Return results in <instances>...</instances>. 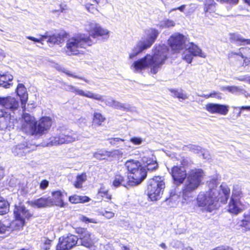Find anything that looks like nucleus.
I'll list each match as a JSON object with an SVG mask.
<instances>
[{"label": "nucleus", "instance_id": "47", "mask_svg": "<svg viewBox=\"0 0 250 250\" xmlns=\"http://www.w3.org/2000/svg\"><path fill=\"white\" fill-rule=\"evenodd\" d=\"M175 25L174 22L168 19L164 21L163 26L165 27H173Z\"/></svg>", "mask_w": 250, "mask_h": 250}, {"label": "nucleus", "instance_id": "19", "mask_svg": "<svg viewBox=\"0 0 250 250\" xmlns=\"http://www.w3.org/2000/svg\"><path fill=\"white\" fill-rule=\"evenodd\" d=\"M0 105L14 113L19 107V102L16 98L11 96L0 97Z\"/></svg>", "mask_w": 250, "mask_h": 250}, {"label": "nucleus", "instance_id": "56", "mask_svg": "<svg viewBox=\"0 0 250 250\" xmlns=\"http://www.w3.org/2000/svg\"><path fill=\"white\" fill-rule=\"evenodd\" d=\"M190 150H198V146L196 145L189 144L187 146Z\"/></svg>", "mask_w": 250, "mask_h": 250}, {"label": "nucleus", "instance_id": "9", "mask_svg": "<svg viewBox=\"0 0 250 250\" xmlns=\"http://www.w3.org/2000/svg\"><path fill=\"white\" fill-rule=\"evenodd\" d=\"M243 197V193L241 190L233 189L228 205V212L235 215L242 212L244 208V204L241 201Z\"/></svg>", "mask_w": 250, "mask_h": 250}, {"label": "nucleus", "instance_id": "2", "mask_svg": "<svg viewBox=\"0 0 250 250\" xmlns=\"http://www.w3.org/2000/svg\"><path fill=\"white\" fill-rule=\"evenodd\" d=\"M221 192L209 188L200 192L197 196L195 207L200 208L202 212H212L219 208L221 204L227 203L230 190L228 187L221 186Z\"/></svg>", "mask_w": 250, "mask_h": 250}, {"label": "nucleus", "instance_id": "51", "mask_svg": "<svg viewBox=\"0 0 250 250\" xmlns=\"http://www.w3.org/2000/svg\"><path fill=\"white\" fill-rule=\"evenodd\" d=\"M49 182L46 180H42L40 184V188L42 189H44L48 186Z\"/></svg>", "mask_w": 250, "mask_h": 250}, {"label": "nucleus", "instance_id": "62", "mask_svg": "<svg viewBox=\"0 0 250 250\" xmlns=\"http://www.w3.org/2000/svg\"><path fill=\"white\" fill-rule=\"evenodd\" d=\"M4 175V169L2 167H0V179Z\"/></svg>", "mask_w": 250, "mask_h": 250}, {"label": "nucleus", "instance_id": "17", "mask_svg": "<svg viewBox=\"0 0 250 250\" xmlns=\"http://www.w3.org/2000/svg\"><path fill=\"white\" fill-rule=\"evenodd\" d=\"M52 125V120L48 117L42 118L39 121L38 124L36 123L34 130L35 131L32 134V136H41L47 131Z\"/></svg>", "mask_w": 250, "mask_h": 250}, {"label": "nucleus", "instance_id": "46", "mask_svg": "<svg viewBox=\"0 0 250 250\" xmlns=\"http://www.w3.org/2000/svg\"><path fill=\"white\" fill-rule=\"evenodd\" d=\"M129 141L135 145H139L142 143L143 140L140 137H133L130 139Z\"/></svg>", "mask_w": 250, "mask_h": 250}, {"label": "nucleus", "instance_id": "34", "mask_svg": "<svg viewBox=\"0 0 250 250\" xmlns=\"http://www.w3.org/2000/svg\"><path fill=\"white\" fill-rule=\"evenodd\" d=\"M104 120L105 118L100 113L94 112L93 114L92 125L95 126H100Z\"/></svg>", "mask_w": 250, "mask_h": 250}, {"label": "nucleus", "instance_id": "53", "mask_svg": "<svg viewBox=\"0 0 250 250\" xmlns=\"http://www.w3.org/2000/svg\"><path fill=\"white\" fill-rule=\"evenodd\" d=\"M217 250H233L230 247L224 245L217 246Z\"/></svg>", "mask_w": 250, "mask_h": 250}, {"label": "nucleus", "instance_id": "23", "mask_svg": "<svg viewBox=\"0 0 250 250\" xmlns=\"http://www.w3.org/2000/svg\"><path fill=\"white\" fill-rule=\"evenodd\" d=\"M32 146L31 145L26 142L19 144L12 148V153L15 156H24L33 149Z\"/></svg>", "mask_w": 250, "mask_h": 250}, {"label": "nucleus", "instance_id": "63", "mask_svg": "<svg viewBox=\"0 0 250 250\" xmlns=\"http://www.w3.org/2000/svg\"><path fill=\"white\" fill-rule=\"evenodd\" d=\"M241 109L250 110V106H242Z\"/></svg>", "mask_w": 250, "mask_h": 250}, {"label": "nucleus", "instance_id": "30", "mask_svg": "<svg viewBox=\"0 0 250 250\" xmlns=\"http://www.w3.org/2000/svg\"><path fill=\"white\" fill-rule=\"evenodd\" d=\"M90 200L86 196L73 195L69 197V201L72 204L84 203L89 202Z\"/></svg>", "mask_w": 250, "mask_h": 250}, {"label": "nucleus", "instance_id": "29", "mask_svg": "<svg viewBox=\"0 0 250 250\" xmlns=\"http://www.w3.org/2000/svg\"><path fill=\"white\" fill-rule=\"evenodd\" d=\"M187 50L189 53H191L194 56L205 57L200 48L192 42L189 43Z\"/></svg>", "mask_w": 250, "mask_h": 250}, {"label": "nucleus", "instance_id": "44", "mask_svg": "<svg viewBox=\"0 0 250 250\" xmlns=\"http://www.w3.org/2000/svg\"><path fill=\"white\" fill-rule=\"evenodd\" d=\"M86 10L90 13L95 14L96 12L98 11V10L93 6L92 4L87 3L84 5Z\"/></svg>", "mask_w": 250, "mask_h": 250}, {"label": "nucleus", "instance_id": "7", "mask_svg": "<svg viewBox=\"0 0 250 250\" xmlns=\"http://www.w3.org/2000/svg\"><path fill=\"white\" fill-rule=\"evenodd\" d=\"M239 50H242L243 51L229 52L227 55L228 60L239 67H249L250 66V48L241 47Z\"/></svg>", "mask_w": 250, "mask_h": 250}, {"label": "nucleus", "instance_id": "24", "mask_svg": "<svg viewBox=\"0 0 250 250\" xmlns=\"http://www.w3.org/2000/svg\"><path fill=\"white\" fill-rule=\"evenodd\" d=\"M229 36L230 42L236 43L237 45H250V39H245L238 33H230Z\"/></svg>", "mask_w": 250, "mask_h": 250}, {"label": "nucleus", "instance_id": "32", "mask_svg": "<svg viewBox=\"0 0 250 250\" xmlns=\"http://www.w3.org/2000/svg\"><path fill=\"white\" fill-rule=\"evenodd\" d=\"M216 3L214 0H205L204 3V10L205 13H211L215 11Z\"/></svg>", "mask_w": 250, "mask_h": 250}, {"label": "nucleus", "instance_id": "33", "mask_svg": "<svg viewBox=\"0 0 250 250\" xmlns=\"http://www.w3.org/2000/svg\"><path fill=\"white\" fill-rule=\"evenodd\" d=\"M13 79V76L9 73L0 76V85L5 88H8L10 85L9 82Z\"/></svg>", "mask_w": 250, "mask_h": 250}, {"label": "nucleus", "instance_id": "50", "mask_svg": "<svg viewBox=\"0 0 250 250\" xmlns=\"http://www.w3.org/2000/svg\"><path fill=\"white\" fill-rule=\"evenodd\" d=\"M222 90H227L230 92H234L238 90V88L237 87L234 86H228L226 87H223L222 88Z\"/></svg>", "mask_w": 250, "mask_h": 250}, {"label": "nucleus", "instance_id": "20", "mask_svg": "<svg viewBox=\"0 0 250 250\" xmlns=\"http://www.w3.org/2000/svg\"><path fill=\"white\" fill-rule=\"evenodd\" d=\"M91 94L92 95V97H88V98L94 99L102 102H103L107 106L112 107L114 108H121L123 107V106L119 102L114 100L112 97H107L106 99L104 98L103 96L96 93H93L91 91Z\"/></svg>", "mask_w": 250, "mask_h": 250}, {"label": "nucleus", "instance_id": "31", "mask_svg": "<svg viewBox=\"0 0 250 250\" xmlns=\"http://www.w3.org/2000/svg\"><path fill=\"white\" fill-rule=\"evenodd\" d=\"M143 159V163L148 170L153 171L158 168V164L155 160L150 158L144 157Z\"/></svg>", "mask_w": 250, "mask_h": 250}, {"label": "nucleus", "instance_id": "25", "mask_svg": "<svg viewBox=\"0 0 250 250\" xmlns=\"http://www.w3.org/2000/svg\"><path fill=\"white\" fill-rule=\"evenodd\" d=\"M63 88L69 92H71L75 93L78 95L83 96L88 98V97H92V95L91 94L90 91H84L82 89L79 88L76 86H74L72 85H69L65 83L63 84Z\"/></svg>", "mask_w": 250, "mask_h": 250}, {"label": "nucleus", "instance_id": "41", "mask_svg": "<svg viewBox=\"0 0 250 250\" xmlns=\"http://www.w3.org/2000/svg\"><path fill=\"white\" fill-rule=\"evenodd\" d=\"M203 97L206 99L215 98L217 99L220 100L222 99V94L219 92L212 91L208 94L204 95Z\"/></svg>", "mask_w": 250, "mask_h": 250}, {"label": "nucleus", "instance_id": "58", "mask_svg": "<svg viewBox=\"0 0 250 250\" xmlns=\"http://www.w3.org/2000/svg\"><path fill=\"white\" fill-rule=\"evenodd\" d=\"M100 193L103 194V195L108 192V190L103 188H101L99 191Z\"/></svg>", "mask_w": 250, "mask_h": 250}, {"label": "nucleus", "instance_id": "3", "mask_svg": "<svg viewBox=\"0 0 250 250\" xmlns=\"http://www.w3.org/2000/svg\"><path fill=\"white\" fill-rule=\"evenodd\" d=\"M167 49L161 47L152 55L146 54L144 57L134 62L132 66L136 71H141L149 68L150 72L156 74L168 58Z\"/></svg>", "mask_w": 250, "mask_h": 250}, {"label": "nucleus", "instance_id": "14", "mask_svg": "<svg viewBox=\"0 0 250 250\" xmlns=\"http://www.w3.org/2000/svg\"><path fill=\"white\" fill-rule=\"evenodd\" d=\"M167 43L173 53H179L184 48L186 38L183 34L176 33L169 37Z\"/></svg>", "mask_w": 250, "mask_h": 250}, {"label": "nucleus", "instance_id": "21", "mask_svg": "<svg viewBox=\"0 0 250 250\" xmlns=\"http://www.w3.org/2000/svg\"><path fill=\"white\" fill-rule=\"evenodd\" d=\"M205 108L210 113L226 115L229 112V106L225 104L208 103L206 105Z\"/></svg>", "mask_w": 250, "mask_h": 250}, {"label": "nucleus", "instance_id": "15", "mask_svg": "<svg viewBox=\"0 0 250 250\" xmlns=\"http://www.w3.org/2000/svg\"><path fill=\"white\" fill-rule=\"evenodd\" d=\"M15 127H18V121L10 113L0 109V130L7 129L10 130Z\"/></svg>", "mask_w": 250, "mask_h": 250}, {"label": "nucleus", "instance_id": "5", "mask_svg": "<svg viewBox=\"0 0 250 250\" xmlns=\"http://www.w3.org/2000/svg\"><path fill=\"white\" fill-rule=\"evenodd\" d=\"M92 44L90 36L84 34H78L67 40L66 53L69 56L77 55L80 53L81 49L85 48Z\"/></svg>", "mask_w": 250, "mask_h": 250}, {"label": "nucleus", "instance_id": "48", "mask_svg": "<svg viewBox=\"0 0 250 250\" xmlns=\"http://www.w3.org/2000/svg\"><path fill=\"white\" fill-rule=\"evenodd\" d=\"M124 140L118 138H111L110 139V143L113 145H118L119 143H123Z\"/></svg>", "mask_w": 250, "mask_h": 250}, {"label": "nucleus", "instance_id": "37", "mask_svg": "<svg viewBox=\"0 0 250 250\" xmlns=\"http://www.w3.org/2000/svg\"><path fill=\"white\" fill-rule=\"evenodd\" d=\"M112 153L113 152H108L104 150H100L94 153L93 156L97 159L103 160L104 159L106 156L109 157L111 156Z\"/></svg>", "mask_w": 250, "mask_h": 250}, {"label": "nucleus", "instance_id": "55", "mask_svg": "<svg viewBox=\"0 0 250 250\" xmlns=\"http://www.w3.org/2000/svg\"><path fill=\"white\" fill-rule=\"evenodd\" d=\"M66 73L69 76H71V77L83 80L85 82L88 83V81L86 79H84L82 77H80L78 76H77V75H75L74 74H73L70 72H66Z\"/></svg>", "mask_w": 250, "mask_h": 250}, {"label": "nucleus", "instance_id": "8", "mask_svg": "<svg viewBox=\"0 0 250 250\" xmlns=\"http://www.w3.org/2000/svg\"><path fill=\"white\" fill-rule=\"evenodd\" d=\"M14 214L15 220L11 222V226L15 230L21 229L25 224V219H28L32 216L21 203L15 205Z\"/></svg>", "mask_w": 250, "mask_h": 250}, {"label": "nucleus", "instance_id": "49", "mask_svg": "<svg viewBox=\"0 0 250 250\" xmlns=\"http://www.w3.org/2000/svg\"><path fill=\"white\" fill-rule=\"evenodd\" d=\"M193 56L191 53L186 54L184 56L183 59L188 63H190L192 61Z\"/></svg>", "mask_w": 250, "mask_h": 250}, {"label": "nucleus", "instance_id": "60", "mask_svg": "<svg viewBox=\"0 0 250 250\" xmlns=\"http://www.w3.org/2000/svg\"><path fill=\"white\" fill-rule=\"evenodd\" d=\"M86 120L85 118L81 117L79 119V123H86Z\"/></svg>", "mask_w": 250, "mask_h": 250}, {"label": "nucleus", "instance_id": "45", "mask_svg": "<svg viewBox=\"0 0 250 250\" xmlns=\"http://www.w3.org/2000/svg\"><path fill=\"white\" fill-rule=\"evenodd\" d=\"M11 228H12L13 229H14L11 225L9 227L6 226V225L2 224L0 222V233H4L7 230L9 231Z\"/></svg>", "mask_w": 250, "mask_h": 250}, {"label": "nucleus", "instance_id": "4", "mask_svg": "<svg viewBox=\"0 0 250 250\" xmlns=\"http://www.w3.org/2000/svg\"><path fill=\"white\" fill-rule=\"evenodd\" d=\"M127 170V185L130 186L140 184L146 177L147 172L138 161L134 160L126 161Z\"/></svg>", "mask_w": 250, "mask_h": 250}, {"label": "nucleus", "instance_id": "18", "mask_svg": "<svg viewBox=\"0 0 250 250\" xmlns=\"http://www.w3.org/2000/svg\"><path fill=\"white\" fill-rule=\"evenodd\" d=\"M78 240V237L73 235L60 238L56 250H69L76 245Z\"/></svg>", "mask_w": 250, "mask_h": 250}, {"label": "nucleus", "instance_id": "40", "mask_svg": "<svg viewBox=\"0 0 250 250\" xmlns=\"http://www.w3.org/2000/svg\"><path fill=\"white\" fill-rule=\"evenodd\" d=\"M169 91L173 94V96L175 98H177L179 99L185 100L188 98V96L186 94L179 92L178 90L174 89H170Z\"/></svg>", "mask_w": 250, "mask_h": 250}, {"label": "nucleus", "instance_id": "12", "mask_svg": "<svg viewBox=\"0 0 250 250\" xmlns=\"http://www.w3.org/2000/svg\"><path fill=\"white\" fill-rule=\"evenodd\" d=\"M151 34L146 41L140 42L133 50L132 52L130 54L129 57L132 58L138 54L150 48L156 41L159 32L158 30L155 28L150 29Z\"/></svg>", "mask_w": 250, "mask_h": 250}, {"label": "nucleus", "instance_id": "27", "mask_svg": "<svg viewBox=\"0 0 250 250\" xmlns=\"http://www.w3.org/2000/svg\"><path fill=\"white\" fill-rule=\"evenodd\" d=\"M31 204L32 206L37 207L38 208H45L53 205V201L50 197L40 198L37 200L32 201Z\"/></svg>", "mask_w": 250, "mask_h": 250}, {"label": "nucleus", "instance_id": "1", "mask_svg": "<svg viewBox=\"0 0 250 250\" xmlns=\"http://www.w3.org/2000/svg\"><path fill=\"white\" fill-rule=\"evenodd\" d=\"M188 165V160L183 157L180 161V166H173L170 172L175 184L180 185L186 180L180 192V196L185 201H188L193 197V192L203 183L205 176L204 171L201 168L191 169L187 174L185 167Z\"/></svg>", "mask_w": 250, "mask_h": 250}, {"label": "nucleus", "instance_id": "43", "mask_svg": "<svg viewBox=\"0 0 250 250\" xmlns=\"http://www.w3.org/2000/svg\"><path fill=\"white\" fill-rule=\"evenodd\" d=\"M123 177L121 176L120 175H116L113 182V185L114 187H118L121 185V182H123Z\"/></svg>", "mask_w": 250, "mask_h": 250}, {"label": "nucleus", "instance_id": "57", "mask_svg": "<svg viewBox=\"0 0 250 250\" xmlns=\"http://www.w3.org/2000/svg\"><path fill=\"white\" fill-rule=\"evenodd\" d=\"M185 5H182L179 7H178L177 8H175L172 9V10H179L180 11L183 12L185 9Z\"/></svg>", "mask_w": 250, "mask_h": 250}, {"label": "nucleus", "instance_id": "6", "mask_svg": "<svg viewBox=\"0 0 250 250\" xmlns=\"http://www.w3.org/2000/svg\"><path fill=\"white\" fill-rule=\"evenodd\" d=\"M165 188V183L161 177L154 176L147 182L146 195L151 201H157L161 198Z\"/></svg>", "mask_w": 250, "mask_h": 250}, {"label": "nucleus", "instance_id": "16", "mask_svg": "<svg viewBox=\"0 0 250 250\" xmlns=\"http://www.w3.org/2000/svg\"><path fill=\"white\" fill-rule=\"evenodd\" d=\"M36 124V121L34 117L31 116L28 113H23L22 125L21 129L23 132L28 135H32L33 132L35 131L34 128Z\"/></svg>", "mask_w": 250, "mask_h": 250}, {"label": "nucleus", "instance_id": "54", "mask_svg": "<svg viewBox=\"0 0 250 250\" xmlns=\"http://www.w3.org/2000/svg\"><path fill=\"white\" fill-rule=\"evenodd\" d=\"M217 1L220 3H224L227 2L230 4H236L238 2L239 0H216Z\"/></svg>", "mask_w": 250, "mask_h": 250}, {"label": "nucleus", "instance_id": "11", "mask_svg": "<svg viewBox=\"0 0 250 250\" xmlns=\"http://www.w3.org/2000/svg\"><path fill=\"white\" fill-rule=\"evenodd\" d=\"M84 29L93 38L101 37L107 40L109 37V31L94 21L86 22L84 24Z\"/></svg>", "mask_w": 250, "mask_h": 250}, {"label": "nucleus", "instance_id": "42", "mask_svg": "<svg viewBox=\"0 0 250 250\" xmlns=\"http://www.w3.org/2000/svg\"><path fill=\"white\" fill-rule=\"evenodd\" d=\"M79 220L83 222H84L85 223H94L96 224L97 223V221L96 219L93 218H89L86 216H84L83 215H81L79 217Z\"/></svg>", "mask_w": 250, "mask_h": 250}, {"label": "nucleus", "instance_id": "59", "mask_svg": "<svg viewBox=\"0 0 250 250\" xmlns=\"http://www.w3.org/2000/svg\"><path fill=\"white\" fill-rule=\"evenodd\" d=\"M64 7H65V6L63 7L62 5H60V10H53V11H52V12L53 13H55V12H58L59 11H60L61 12H63L65 10V8Z\"/></svg>", "mask_w": 250, "mask_h": 250}, {"label": "nucleus", "instance_id": "22", "mask_svg": "<svg viewBox=\"0 0 250 250\" xmlns=\"http://www.w3.org/2000/svg\"><path fill=\"white\" fill-rule=\"evenodd\" d=\"M77 232L80 235L79 238L82 245L86 248H89L93 245L94 243L93 236L86 229L79 228L77 230Z\"/></svg>", "mask_w": 250, "mask_h": 250}, {"label": "nucleus", "instance_id": "26", "mask_svg": "<svg viewBox=\"0 0 250 250\" xmlns=\"http://www.w3.org/2000/svg\"><path fill=\"white\" fill-rule=\"evenodd\" d=\"M17 93L20 98L22 108L23 109V110H25V104L28 100V93L26 91V88L23 84L19 83L18 85Z\"/></svg>", "mask_w": 250, "mask_h": 250}, {"label": "nucleus", "instance_id": "52", "mask_svg": "<svg viewBox=\"0 0 250 250\" xmlns=\"http://www.w3.org/2000/svg\"><path fill=\"white\" fill-rule=\"evenodd\" d=\"M103 215L107 219H110L114 216V213L111 211H105L103 213Z\"/></svg>", "mask_w": 250, "mask_h": 250}, {"label": "nucleus", "instance_id": "36", "mask_svg": "<svg viewBox=\"0 0 250 250\" xmlns=\"http://www.w3.org/2000/svg\"><path fill=\"white\" fill-rule=\"evenodd\" d=\"M53 240L48 239L46 237H42L41 238L40 247L44 250H49L52 246Z\"/></svg>", "mask_w": 250, "mask_h": 250}, {"label": "nucleus", "instance_id": "13", "mask_svg": "<svg viewBox=\"0 0 250 250\" xmlns=\"http://www.w3.org/2000/svg\"><path fill=\"white\" fill-rule=\"evenodd\" d=\"M38 36L39 38H35L32 36H26V38L35 42L41 43L42 44H43V42L45 41L51 44H60L64 41L66 34L65 33H62L56 35H53L51 36H48L47 35H40Z\"/></svg>", "mask_w": 250, "mask_h": 250}, {"label": "nucleus", "instance_id": "61", "mask_svg": "<svg viewBox=\"0 0 250 250\" xmlns=\"http://www.w3.org/2000/svg\"><path fill=\"white\" fill-rule=\"evenodd\" d=\"M102 196L104 197L106 199H107L108 200H110L111 198V195H109V194H108L107 192L106 193V194H104V195H102Z\"/></svg>", "mask_w": 250, "mask_h": 250}, {"label": "nucleus", "instance_id": "39", "mask_svg": "<svg viewBox=\"0 0 250 250\" xmlns=\"http://www.w3.org/2000/svg\"><path fill=\"white\" fill-rule=\"evenodd\" d=\"M9 210V204L7 201L0 196V214L6 213Z\"/></svg>", "mask_w": 250, "mask_h": 250}, {"label": "nucleus", "instance_id": "35", "mask_svg": "<svg viewBox=\"0 0 250 250\" xmlns=\"http://www.w3.org/2000/svg\"><path fill=\"white\" fill-rule=\"evenodd\" d=\"M240 226L244 228L246 231H250V211L247 214L244 215V218L241 220Z\"/></svg>", "mask_w": 250, "mask_h": 250}, {"label": "nucleus", "instance_id": "10", "mask_svg": "<svg viewBox=\"0 0 250 250\" xmlns=\"http://www.w3.org/2000/svg\"><path fill=\"white\" fill-rule=\"evenodd\" d=\"M79 139L78 135L70 130H64L61 131L56 136L51 137L48 146H58L63 144L72 143Z\"/></svg>", "mask_w": 250, "mask_h": 250}, {"label": "nucleus", "instance_id": "38", "mask_svg": "<svg viewBox=\"0 0 250 250\" xmlns=\"http://www.w3.org/2000/svg\"><path fill=\"white\" fill-rule=\"evenodd\" d=\"M86 175L83 173L77 176L76 181L75 182L74 186L76 188H82V185L86 180Z\"/></svg>", "mask_w": 250, "mask_h": 250}, {"label": "nucleus", "instance_id": "28", "mask_svg": "<svg viewBox=\"0 0 250 250\" xmlns=\"http://www.w3.org/2000/svg\"><path fill=\"white\" fill-rule=\"evenodd\" d=\"M52 195L53 198L51 199L53 201V205H55L60 207H64L65 203L63 201V195L60 190H57L52 192Z\"/></svg>", "mask_w": 250, "mask_h": 250}, {"label": "nucleus", "instance_id": "64", "mask_svg": "<svg viewBox=\"0 0 250 250\" xmlns=\"http://www.w3.org/2000/svg\"><path fill=\"white\" fill-rule=\"evenodd\" d=\"M182 250H193L191 247H188L183 249Z\"/></svg>", "mask_w": 250, "mask_h": 250}]
</instances>
